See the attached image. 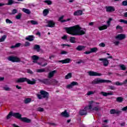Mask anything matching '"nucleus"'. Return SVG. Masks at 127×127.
<instances>
[{
	"mask_svg": "<svg viewBox=\"0 0 127 127\" xmlns=\"http://www.w3.org/2000/svg\"><path fill=\"white\" fill-rule=\"evenodd\" d=\"M67 33L71 35H84L86 34V29L82 30V28L79 25H76L70 27H65L64 28Z\"/></svg>",
	"mask_w": 127,
	"mask_h": 127,
	"instance_id": "nucleus-1",
	"label": "nucleus"
},
{
	"mask_svg": "<svg viewBox=\"0 0 127 127\" xmlns=\"http://www.w3.org/2000/svg\"><path fill=\"white\" fill-rule=\"evenodd\" d=\"M92 104L93 101L89 102V105L88 106H85L84 109H81L79 110V114L80 116H86L88 111L92 109Z\"/></svg>",
	"mask_w": 127,
	"mask_h": 127,
	"instance_id": "nucleus-2",
	"label": "nucleus"
},
{
	"mask_svg": "<svg viewBox=\"0 0 127 127\" xmlns=\"http://www.w3.org/2000/svg\"><path fill=\"white\" fill-rule=\"evenodd\" d=\"M24 82H26L30 85H34L36 83V80L33 78L31 81L26 77L20 78L17 80V83H23Z\"/></svg>",
	"mask_w": 127,
	"mask_h": 127,
	"instance_id": "nucleus-3",
	"label": "nucleus"
},
{
	"mask_svg": "<svg viewBox=\"0 0 127 127\" xmlns=\"http://www.w3.org/2000/svg\"><path fill=\"white\" fill-rule=\"evenodd\" d=\"M40 94H37V97L39 100L42 99H49V93L43 90H41L40 92Z\"/></svg>",
	"mask_w": 127,
	"mask_h": 127,
	"instance_id": "nucleus-4",
	"label": "nucleus"
},
{
	"mask_svg": "<svg viewBox=\"0 0 127 127\" xmlns=\"http://www.w3.org/2000/svg\"><path fill=\"white\" fill-rule=\"evenodd\" d=\"M103 83H112V81L107 79H103L102 78H96L91 82L92 85H96L97 84H102Z\"/></svg>",
	"mask_w": 127,
	"mask_h": 127,
	"instance_id": "nucleus-5",
	"label": "nucleus"
},
{
	"mask_svg": "<svg viewBox=\"0 0 127 127\" xmlns=\"http://www.w3.org/2000/svg\"><path fill=\"white\" fill-rule=\"evenodd\" d=\"M12 117L19 119V120H21V121H22V122H25V123H30V122H31L30 119H28L27 118H21V115L19 113H13Z\"/></svg>",
	"mask_w": 127,
	"mask_h": 127,
	"instance_id": "nucleus-6",
	"label": "nucleus"
},
{
	"mask_svg": "<svg viewBox=\"0 0 127 127\" xmlns=\"http://www.w3.org/2000/svg\"><path fill=\"white\" fill-rule=\"evenodd\" d=\"M100 103L99 102H94L93 101L92 104H91V111H95V112H99L101 110V107H100V105H99Z\"/></svg>",
	"mask_w": 127,
	"mask_h": 127,
	"instance_id": "nucleus-7",
	"label": "nucleus"
},
{
	"mask_svg": "<svg viewBox=\"0 0 127 127\" xmlns=\"http://www.w3.org/2000/svg\"><path fill=\"white\" fill-rule=\"evenodd\" d=\"M7 60L11 62H20V59L16 56H11L8 57Z\"/></svg>",
	"mask_w": 127,
	"mask_h": 127,
	"instance_id": "nucleus-8",
	"label": "nucleus"
},
{
	"mask_svg": "<svg viewBox=\"0 0 127 127\" xmlns=\"http://www.w3.org/2000/svg\"><path fill=\"white\" fill-rule=\"evenodd\" d=\"M38 81L41 83H43V84H45L46 85H51V79H44L43 80L38 79Z\"/></svg>",
	"mask_w": 127,
	"mask_h": 127,
	"instance_id": "nucleus-9",
	"label": "nucleus"
},
{
	"mask_svg": "<svg viewBox=\"0 0 127 127\" xmlns=\"http://www.w3.org/2000/svg\"><path fill=\"white\" fill-rule=\"evenodd\" d=\"M88 74L89 76H102V73H99L98 72L93 71H89L88 72Z\"/></svg>",
	"mask_w": 127,
	"mask_h": 127,
	"instance_id": "nucleus-10",
	"label": "nucleus"
},
{
	"mask_svg": "<svg viewBox=\"0 0 127 127\" xmlns=\"http://www.w3.org/2000/svg\"><path fill=\"white\" fill-rule=\"evenodd\" d=\"M105 8L107 12H113V11L116 10L115 7L112 6H107L105 7Z\"/></svg>",
	"mask_w": 127,
	"mask_h": 127,
	"instance_id": "nucleus-11",
	"label": "nucleus"
},
{
	"mask_svg": "<svg viewBox=\"0 0 127 127\" xmlns=\"http://www.w3.org/2000/svg\"><path fill=\"white\" fill-rule=\"evenodd\" d=\"M126 38V34H120L115 37L116 39L118 40H123Z\"/></svg>",
	"mask_w": 127,
	"mask_h": 127,
	"instance_id": "nucleus-12",
	"label": "nucleus"
},
{
	"mask_svg": "<svg viewBox=\"0 0 127 127\" xmlns=\"http://www.w3.org/2000/svg\"><path fill=\"white\" fill-rule=\"evenodd\" d=\"M99 61H102L103 63V66L107 67L109 65V61L106 58L105 59H99Z\"/></svg>",
	"mask_w": 127,
	"mask_h": 127,
	"instance_id": "nucleus-13",
	"label": "nucleus"
},
{
	"mask_svg": "<svg viewBox=\"0 0 127 127\" xmlns=\"http://www.w3.org/2000/svg\"><path fill=\"white\" fill-rule=\"evenodd\" d=\"M58 62L59 63H62V64H65L67 63H70L71 62V59L69 58H67L65 60H62V61H59Z\"/></svg>",
	"mask_w": 127,
	"mask_h": 127,
	"instance_id": "nucleus-14",
	"label": "nucleus"
},
{
	"mask_svg": "<svg viewBox=\"0 0 127 127\" xmlns=\"http://www.w3.org/2000/svg\"><path fill=\"white\" fill-rule=\"evenodd\" d=\"M33 50H35L37 52H40V50H41L40 46L39 45H35L33 47Z\"/></svg>",
	"mask_w": 127,
	"mask_h": 127,
	"instance_id": "nucleus-15",
	"label": "nucleus"
},
{
	"mask_svg": "<svg viewBox=\"0 0 127 127\" xmlns=\"http://www.w3.org/2000/svg\"><path fill=\"white\" fill-rule=\"evenodd\" d=\"M48 24L47 25V27H54V25H55V23L52 21L50 20L48 22Z\"/></svg>",
	"mask_w": 127,
	"mask_h": 127,
	"instance_id": "nucleus-16",
	"label": "nucleus"
},
{
	"mask_svg": "<svg viewBox=\"0 0 127 127\" xmlns=\"http://www.w3.org/2000/svg\"><path fill=\"white\" fill-rule=\"evenodd\" d=\"M31 59L33 60V63H37V61L39 59V57L36 55H34L31 57Z\"/></svg>",
	"mask_w": 127,
	"mask_h": 127,
	"instance_id": "nucleus-17",
	"label": "nucleus"
},
{
	"mask_svg": "<svg viewBox=\"0 0 127 127\" xmlns=\"http://www.w3.org/2000/svg\"><path fill=\"white\" fill-rule=\"evenodd\" d=\"M25 39L30 42L33 41V40H34V36L33 35L28 36L27 37L25 38Z\"/></svg>",
	"mask_w": 127,
	"mask_h": 127,
	"instance_id": "nucleus-18",
	"label": "nucleus"
},
{
	"mask_svg": "<svg viewBox=\"0 0 127 127\" xmlns=\"http://www.w3.org/2000/svg\"><path fill=\"white\" fill-rule=\"evenodd\" d=\"M61 115L62 117H64V118H69L70 117V115L68 113L66 110H65L64 112H63L61 113Z\"/></svg>",
	"mask_w": 127,
	"mask_h": 127,
	"instance_id": "nucleus-19",
	"label": "nucleus"
},
{
	"mask_svg": "<svg viewBox=\"0 0 127 127\" xmlns=\"http://www.w3.org/2000/svg\"><path fill=\"white\" fill-rule=\"evenodd\" d=\"M82 14L83 11H82L81 10H78L73 13V15L74 16L82 15Z\"/></svg>",
	"mask_w": 127,
	"mask_h": 127,
	"instance_id": "nucleus-20",
	"label": "nucleus"
},
{
	"mask_svg": "<svg viewBox=\"0 0 127 127\" xmlns=\"http://www.w3.org/2000/svg\"><path fill=\"white\" fill-rule=\"evenodd\" d=\"M85 49H86V46H84L82 45H79L77 46V47L76 48L77 51H83V50H84Z\"/></svg>",
	"mask_w": 127,
	"mask_h": 127,
	"instance_id": "nucleus-21",
	"label": "nucleus"
},
{
	"mask_svg": "<svg viewBox=\"0 0 127 127\" xmlns=\"http://www.w3.org/2000/svg\"><path fill=\"white\" fill-rule=\"evenodd\" d=\"M56 72H57L56 70H53L50 72L49 73L48 78H52V77H54V75L56 74Z\"/></svg>",
	"mask_w": 127,
	"mask_h": 127,
	"instance_id": "nucleus-22",
	"label": "nucleus"
},
{
	"mask_svg": "<svg viewBox=\"0 0 127 127\" xmlns=\"http://www.w3.org/2000/svg\"><path fill=\"white\" fill-rule=\"evenodd\" d=\"M31 101H32L31 98H27L24 99V103L26 104H29L30 103H31Z\"/></svg>",
	"mask_w": 127,
	"mask_h": 127,
	"instance_id": "nucleus-23",
	"label": "nucleus"
},
{
	"mask_svg": "<svg viewBox=\"0 0 127 127\" xmlns=\"http://www.w3.org/2000/svg\"><path fill=\"white\" fill-rule=\"evenodd\" d=\"M22 10L23 11V12H25V13H26L27 14H30V13H31L30 10L27 8H23Z\"/></svg>",
	"mask_w": 127,
	"mask_h": 127,
	"instance_id": "nucleus-24",
	"label": "nucleus"
},
{
	"mask_svg": "<svg viewBox=\"0 0 127 127\" xmlns=\"http://www.w3.org/2000/svg\"><path fill=\"white\" fill-rule=\"evenodd\" d=\"M107 28H108V25H104L103 26L98 27V29H99V30H104L105 29H107Z\"/></svg>",
	"mask_w": 127,
	"mask_h": 127,
	"instance_id": "nucleus-25",
	"label": "nucleus"
},
{
	"mask_svg": "<svg viewBox=\"0 0 127 127\" xmlns=\"http://www.w3.org/2000/svg\"><path fill=\"white\" fill-rule=\"evenodd\" d=\"M98 48H90V52L91 53H97V51H98Z\"/></svg>",
	"mask_w": 127,
	"mask_h": 127,
	"instance_id": "nucleus-26",
	"label": "nucleus"
},
{
	"mask_svg": "<svg viewBox=\"0 0 127 127\" xmlns=\"http://www.w3.org/2000/svg\"><path fill=\"white\" fill-rule=\"evenodd\" d=\"M58 84V81L55 79H52L51 80V85H57Z\"/></svg>",
	"mask_w": 127,
	"mask_h": 127,
	"instance_id": "nucleus-27",
	"label": "nucleus"
},
{
	"mask_svg": "<svg viewBox=\"0 0 127 127\" xmlns=\"http://www.w3.org/2000/svg\"><path fill=\"white\" fill-rule=\"evenodd\" d=\"M116 101L118 103H122V102L124 101V98L122 97H119L116 98Z\"/></svg>",
	"mask_w": 127,
	"mask_h": 127,
	"instance_id": "nucleus-28",
	"label": "nucleus"
},
{
	"mask_svg": "<svg viewBox=\"0 0 127 127\" xmlns=\"http://www.w3.org/2000/svg\"><path fill=\"white\" fill-rule=\"evenodd\" d=\"M43 13L44 14V16H46L48 13H49V10L48 9H45L43 10Z\"/></svg>",
	"mask_w": 127,
	"mask_h": 127,
	"instance_id": "nucleus-29",
	"label": "nucleus"
},
{
	"mask_svg": "<svg viewBox=\"0 0 127 127\" xmlns=\"http://www.w3.org/2000/svg\"><path fill=\"white\" fill-rule=\"evenodd\" d=\"M70 42L71 43H76V38L74 37H71L70 38Z\"/></svg>",
	"mask_w": 127,
	"mask_h": 127,
	"instance_id": "nucleus-30",
	"label": "nucleus"
},
{
	"mask_svg": "<svg viewBox=\"0 0 127 127\" xmlns=\"http://www.w3.org/2000/svg\"><path fill=\"white\" fill-rule=\"evenodd\" d=\"M17 12H18L17 9H13L12 10L11 13H10V14L11 15H13L15 14V13H17Z\"/></svg>",
	"mask_w": 127,
	"mask_h": 127,
	"instance_id": "nucleus-31",
	"label": "nucleus"
},
{
	"mask_svg": "<svg viewBox=\"0 0 127 127\" xmlns=\"http://www.w3.org/2000/svg\"><path fill=\"white\" fill-rule=\"evenodd\" d=\"M6 39V35H3L0 38V42H3Z\"/></svg>",
	"mask_w": 127,
	"mask_h": 127,
	"instance_id": "nucleus-32",
	"label": "nucleus"
},
{
	"mask_svg": "<svg viewBox=\"0 0 127 127\" xmlns=\"http://www.w3.org/2000/svg\"><path fill=\"white\" fill-rule=\"evenodd\" d=\"M64 18V16H62L59 18V21H61V22H66V20H62Z\"/></svg>",
	"mask_w": 127,
	"mask_h": 127,
	"instance_id": "nucleus-33",
	"label": "nucleus"
},
{
	"mask_svg": "<svg viewBox=\"0 0 127 127\" xmlns=\"http://www.w3.org/2000/svg\"><path fill=\"white\" fill-rule=\"evenodd\" d=\"M22 15V14H21V13H19L17 15L15 16V19H20V18H21Z\"/></svg>",
	"mask_w": 127,
	"mask_h": 127,
	"instance_id": "nucleus-34",
	"label": "nucleus"
},
{
	"mask_svg": "<svg viewBox=\"0 0 127 127\" xmlns=\"http://www.w3.org/2000/svg\"><path fill=\"white\" fill-rule=\"evenodd\" d=\"M119 67H120L121 70H127V67H126V65H125L124 64L120 65Z\"/></svg>",
	"mask_w": 127,
	"mask_h": 127,
	"instance_id": "nucleus-35",
	"label": "nucleus"
},
{
	"mask_svg": "<svg viewBox=\"0 0 127 127\" xmlns=\"http://www.w3.org/2000/svg\"><path fill=\"white\" fill-rule=\"evenodd\" d=\"M44 2L47 3L49 5H51V4H52V1L50 0H46L44 1Z\"/></svg>",
	"mask_w": 127,
	"mask_h": 127,
	"instance_id": "nucleus-36",
	"label": "nucleus"
},
{
	"mask_svg": "<svg viewBox=\"0 0 127 127\" xmlns=\"http://www.w3.org/2000/svg\"><path fill=\"white\" fill-rule=\"evenodd\" d=\"M3 89L5 91H10L11 90L7 85H5V86L3 87Z\"/></svg>",
	"mask_w": 127,
	"mask_h": 127,
	"instance_id": "nucleus-37",
	"label": "nucleus"
},
{
	"mask_svg": "<svg viewBox=\"0 0 127 127\" xmlns=\"http://www.w3.org/2000/svg\"><path fill=\"white\" fill-rule=\"evenodd\" d=\"M72 77V73H68L65 76V79H70Z\"/></svg>",
	"mask_w": 127,
	"mask_h": 127,
	"instance_id": "nucleus-38",
	"label": "nucleus"
},
{
	"mask_svg": "<svg viewBox=\"0 0 127 127\" xmlns=\"http://www.w3.org/2000/svg\"><path fill=\"white\" fill-rule=\"evenodd\" d=\"M13 113L12 112H9V113L8 114V115L6 117V120H9L11 117H12V115Z\"/></svg>",
	"mask_w": 127,
	"mask_h": 127,
	"instance_id": "nucleus-39",
	"label": "nucleus"
},
{
	"mask_svg": "<svg viewBox=\"0 0 127 127\" xmlns=\"http://www.w3.org/2000/svg\"><path fill=\"white\" fill-rule=\"evenodd\" d=\"M13 3V0H8V3L5 4L7 5H11Z\"/></svg>",
	"mask_w": 127,
	"mask_h": 127,
	"instance_id": "nucleus-40",
	"label": "nucleus"
},
{
	"mask_svg": "<svg viewBox=\"0 0 127 127\" xmlns=\"http://www.w3.org/2000/svg\"><path fill=\"white\" fill-rule=\"evenodd\" d=\"M30 22L31 24H33V25H36L38 24V22L35 21V20H31Z\"/></svg>",
	"mask_w": 127,
	"mask_h": 127,
	"instance_id": "nucleus-41",
	"label": "nucleus"
},
{
	"mask_svg": "<svg viewBox=\"0 0 127 127\" xmlns=\"http://www.w3.org/2000/svg\"><path fill=\"white\" fill-rule=\"evenodd\" d=\"M94 93H96V91H88L87 93V96H91V95H94Z\"/></svg>",
	"mask_w": 127,
	"mask_h": 127,
	"instance_id": "nucleus-42",
	"label": "nucleus"
},
{
	"mask_svg": "<svg viewBox=\"0 0 127 127\" xmlns=\"http://www.w3.org/2000/svg\"><path fill=\"white\" fill-rule=\"evenodd\" d=\"M37 72L38 73H42L43 72H45V69L43 68V69H37Z\"/></svg>",
	"mask_w": 127,
	"mask_h": 127,
	"instance_id": "nucleus-43",
	"label": "nucleus"
},
{
	"mask_svg": "<svg viewBox=\"0 0 127 127\" xmlns=\"http://www.w3.org/2000/svg\"><path fill=\"white\" fill-rule=\"evenodd\" d=\"M24 46H25V47H28L30 46V43L29 42H25Z\"/></svg>",
	"mask_w": 127,
	"mask_h": 127,
	"instance_id": "nucleus-44",
	"label": "nucleus"
},
{
	"mask_svg": "<svg viewBox=\"0 0 127 127\" xmlns=\"http://www.w3.org/2000/svg\"><path fill=\"white\" fill-rule=\"evenodd\" d=\"M38 65H40L42 67H45V66L47 65V63H45L44 64H42L41 63H37Z\"/></svg>",
	"mask_w": 127,
	"mask_h": 127,
	"instance_id": "nucleus-45",
	"label": "nucleus"
},
{
	"mask_svg": "<svg viewBox=\"0 0 127 127\" xmlns=\"http://www.w3.org/2000/svg\"><path fill=\"white\" fill-rule=\"evenodd\" d=\"M115 84L117 86H123V85H124V83L123 82L120 83L119 81H117L116 82H115Z\"/></svg>",
	"mask_w": 127,
	"mask_h": 127,
	"instance_id": "nucleus-46",
	"label": "nucleus"
},
{
	"mask_svg": "<svg viewBox=\"0 0 127 127\" xmlns=\"http://www.w3.org/2000/svg\"><path fill=\"white\" fill-rule=\"evenodd\" d=\"M72 87H74V86H78V82L76 81H73L71 83Z\"/></svg>",
	"mask_w": 127,
	"mask_h": 127,
	"instance_id": "nucleus-47",
	"label": "nucleus"
},
{
	"mask_svg": "<svg viewBox=\"0 0 127 127\" xmlns=\"http://www.w3.org/2000/svg\"><path fill=\"white\" fill-rule=\"evenodd\" d=\"M108 88L110 90H116V87L114 86H111V85H109L108 86Z\"/></svg>",
	"mask_w": 127,
	"mask_h": 127,
	"instance_id": "nucleus-48",
	"label": "nucleus"
},
{
	"mask_svg": "<svg viewBox=\"0 0 127 127\" xmlns=\"http://www.w3.org/2000/svg\"><path fill=\"white\" fill-rule=\"evenodd\" d=\"M113 20V18H110L109 20L107 21V23L108 25V26H110V24H111V21Z\"/></svg>",
	"mask_w": 127,
	"mask_h": 127,
	"instance_id": "nucleus-49",
	"label": "nucleus"
},
{
	"mask_svg": "<svg viewBox=\"0 0 127 127\" xmlns=\"http://www.w3.org/2000/svg\"><path fill=\"white\" fill-rule=\"evenodd\" d=\"M37 111H38V112H44V109L41 107H39L37 108Z\"/></svg>",
	"mask_w": 127,
	"mask_h": 127,
	"instance_id": "nucleus-50",
	"label": "nucleus"
},
{
	"mask_svg": "<svg viewBox=\"0 0 127 127\" xmlns=\"http://www.w3.org/2000/svg\"><path fill=\"white\" fill-rule=\"evenodd\" d=\"M120 22H123V23H125V24H127V20H125L124 19H120L119 20Z\"/></svg>",
	"mask_w": 127,
	"mask_h": 127,
	"instance_id": "nucleus-51",
	"label": "nucleus"
},
{
	"mask_svg": "<svg viewBox=\"0 0 127 127\" xmlns=\"http://www.w3.org/2000/svg\"><path fill=\"white\" fill-rule=\"evenodd\" d=\"M100 94L102 95V96H104V97H107V96H108L107 93L104 92H103V91L100 92Z\"/></svg>",
	"mask_w": 127,
	"mask_h": 127,
	"instance_id": "nucleus-52",
	"label": "nucleus"
},
{
	"mask_svg": "<svg viewBox=\"0 0 127 127\" xmlns=\"http://www.w3.org/2000/svg\"><path fill=\"white\" fill-rule=\"evenodd\" d=\"M99 46L100 47H106V44L104 43H101L99 44Z\"/></svg>",
	"mask_w": 127,
	"mask_h": 127,
	"instance_id": "nucleus-53",
	"label": "nucleus"
},
{
	"mask_svg": "<svg viewBox=\"0 0 127 127\" xmlns=\"http://www.w3.org/2000/svg\"><path fill=\"white\" fill-rule=\"evenodd\" d=\"M110 114H111V115H115V114H116V110L111 109L110 110Z\"/></svg>",
	"mask_w": 127,
	"mask_h": 127,
	"instance_id": "nucleus-54",
	"label": "nucleus"
},
{
	"mask_svg": "<svg viewBox=\"0 0 127 127\" xmlns=\"http://www.w3.org/2000/svg\"><path fill=\"white\" fill-rule=\"evenodd\" d=\"M122 5H124V6H127V0H124L122 2Z\"/></svg>",
	"mask_w": 127,
	"mask_h": 127,
	"instance_id": "nucleus-55",
	"label": "nucleus"
},
{
	"mask_svg": "<svg viewBox=\"0 0 127 127\" xmlns=\"http://www.w3.org/2000/svg\"><path fill=\"white\" fill-rule=\"evenodd\" d=\"M5 21L6 23H12V21H11V20H9V19H6Z\"/></svg>",
	"mask_w": 127,
	"mask_h": 127,
	"instance_id": "nucleus-56",
	"label": "nucleus"
},
{
	"mask_svg": "<svg viewBox=\"0 0 127 127\" xmlns=\"http://www.w3.org/2000/svg\"><path fill=\"white\" fill-rule=\"evenodd\" d=\"M66 88L67 89H71V88H73V86L72 85V84L70 83V84L67 85Z\"/></svg>",
	"mask_w": 127,
	"mask_h": 127,
	"instance_id": "nucleus-57",
	"label": "nucleus"
},
{
	"mask_svg": "<svg viewBox=\"0 0 127 127\" xmlns=\"http://www.w3.org/2000/svg\"><path fill=\"white\" fill-rule=\"evenodd\" d=\"M116 29H120V30H123V27L120 25H118L116 27Z\"/></svg>",
	"mask_w": 127,
	"mask_h": 127,
	"instance_id": "nucleus-58",
	"label": "nucleus"
},
{
	"mask_svg": "<svg viewBox=\"0 0 127 127\" xmlns=\"http://www.w3.org/2000/svg\"><path fill=\"white\" fill-rule=\"evenodd\" d=\"M68 52H66L65 51H62L61 53V54L64 55V54H67Z\"/></svg>",
	"mask_w": 127,
	"mask_h": 127,
	"instance_id": "nucleus-59",
	"label": "nucleus"
},
{
	"mask_svg": "<svg viewBox=\"0 0 127 127\" xmlns=\"http://www.w3.org/2000/svg\"><path fill=\"white\" fill-rule=\"evenodd\" d=\"M115 45H116V46H118V45H119V44H120V41H115L114 42Z\"/></svg>",
	"mask_w": 127,
	"mask_h": 127,
	"instance_id": "nucleus-60",
	"label": "nucleus"
},
{
	"mask_svg": "<svg viewBox=\"0 0 127 127\" xmlns=\"http://www.w3.org/2000/svg\"><path fill=\"white\" fill-rule=\"evenodd\" d=\"M122 113V111H119V110H115V114H117V115H119Z\"/></svg>",
	"mask_w": 127,
	"mask_h": 127,
	"instance_id": "nucleus-61",
	"label": "nucleus"
},
{
	"mask_svg": "<svg viewBox=\"0 0 127 127\" xmlns=\"http://www.w3.org/2000/svg\"><path fill=\"white\" fill-rule=\"evenodd\" d=\"M27 73H29V74H33V72L30 69H27Z\"/></svg>",
	"mask_w": 127,
	"mask_h": 127,
	"instance_id": "nucleus-62",
	"label": "nucleus"
},
{
	"mask_svg": "<svg viewBox=\"0 0 127 127\" xmlns=\"http://www.w3.org/2000/svg\"><path fill=\"white\" fill-rule=\"evenodd\" d=\"M123 85H127V78L125 81H123Z\"/></svg>",
	"mask_w": 127,
	"mask_h": 127,
	"instance_id": "nucleus-63",
	"label": "nucleus"
},
{
	"mask_svg": "<svg viewBox=\"0 0 127 127\" xmlns=\"http://www.w3.org/2000/svg\"><path fill=\"white\" fill-rule=\"evenodd\" d=\"M127 106L124 107V108H123L122 109V110L124 112H125L126 111H127Z\"/></svg>",
	"mask_w": 127,
	"mask_h": 127,
	"instance_id": "nucleus-64",
	"label": "nucleus"
}]
</instances>
